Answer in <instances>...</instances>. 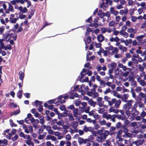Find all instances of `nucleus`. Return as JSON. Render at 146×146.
I'll use <instances>...</instances> for the list:
<instances>
[{
	"label": "nucleus",
	"instance_id": "nucleus-1",
	"mask_svg": "<svg viewBox=\"0 0 146 146\" xmlns=\"http://www.w3.org/2000/svg\"><path fill=\"white\" fill-rule=\"evenodd\" d=\"M97 133L99 136L96 137V140L99 143L105 140L110 134V132L106 130H98Z\"/></svg>",
	"mask_w": 146,
	"mask_h": 146
},
{
	"label": "nucleus",
	"instance_id": "nucleus-2",
	"mask_svg": "<svg viewBox=\"0 0 146 146\" xmlns=\"http://www.w3.org/2000/svg\"><path fill=\"white\" fill-rule=\"evenodd\" d=\"M133 101L130 100L127 101V103L123 105V110H125V113L127 116L129 115L130 114V111L129 110L132 107V104Z\"/></svg>",
	"mask_w": 146,
	"mask_h": 146
},
{
	"label": "nucleus",
	"instance_id": "nucleus-3",
	"mask_svg": "<svg viewBox=\"0 0 146 146\" xmlns=\"http://www.w3.org/2000/svg\"><path fill=\"white\" fill-rule=\"evenodd\" d=\"M78 141L79 145H81L89 143L91 141V139L90 138L84 139L83 138L79 137L78 138Z\"/></svg>",
	"mask_w": 146,
	"mask_h": 146
},
{
	"label": "nucleus",
	"instance_id": "nucleus-4",
	"mask_svg": "<svg viewBox=\"0 0 146 146\" xmlns=\"http://www.w3.org/2000/svg\"><path fill=\"white\" fill-rule=\"evenodd\" d=\"M137 106L134 105L133 107L132 108L131 114L133 117H134L135 116L138 115L139 113V111L136 110Z\"/></svg>",
	"mask_w": 146,
	"mask_h": 146
},
{
	"label": "nucleus",
	"instance_id": "nucleus-5",
	"mask_svg": "<svg viewBox=\"0 0 146 146\" xmlns=\"http://www.w3.org/2000/svg\"><path fill=\"white\" fill-rule=\"evenodd\" d=\"M39 102L40 106H39L38 108V111L39 112H42L43 111V106L42 105V102L38 100H36L35 102V104L36 106V107H37V103L38 102Z\"/></svg>",
	"mask_w": 146,
	"mask_h": 146
},
{
	"label": "nucleus",
	"instance_id": "nucleus-6",
	"mask_svg": "<svg viewBox=\"0 0 146 146\" xmlns=\"http://www.w3.org/2000/svg\"><path fill=\"white\" fill-rule=\"evenodd\" d=\"M15 15L14 14H11L9 17V22L12 23H15L16 22V19L14 18Z\"/></svg>",
	"mask_w": 146,
	"mask_h": 146
},
{
	"label": "nucleus",
	"instance_id": "nucleus-7",
	"mask_svg": "<svg viewBox=\"0 0 146 146\" xmlns=\"http://www.w3.org/2000/svg\"><path fill=\"white\" fill-rule=\"evenodd\" d=\"M83 131L85 132L88 131L92 132L94 130V128L92 127H87L86 125H85L84 127Z\"/></svg>",
	"mask_w": 146,
	"mask_h": 146
},
{
	"label": "nucleus",
	"instance_id": "nucleus-8",
	"mask_svg": "<svg viewBox=\"0 0 146 146\" xmlns=\"http://www.w3.org/2000/svg\"><path fill=\"white\" fill-rule=\"evenodd\" d=\"M6 3H7L9 5V7L7 10L6 11V13H9V11L13 12L14 11V8L10 4L9 2H6Z\"/></svg>",
	"mask_w": 146,
	"mask_h": 146
},
{
	"label": "nucleus",
	"instance_id": "nucleus-9",
	"mask_svg": "<svg viewBox=\"0 0 146 146\" xmlns=\"http://www.w3.org/2000/svg\"><path fill=\"white\" fill-rule=\"evenodd\" d=\"M18 75H19V78L21 80H23L25 76L24 71L21 70L19 71Z\"/></svg>",
	"mask_w": 146,
	"mask_h": 146
},
{
	"label": "nucleus",
	"instance_id": "nucleus-10",
	"mask_svg": "<svg viewBox=\"0 0 146 146\" xmlns=\"http://www.w3.org/2000/svg\"><path fill=\"white\" fill-rule=\"evenodd\" d=\"M104 37L102 34L99 35L97 37L98 41L100 42H102L104 40Z\"/></svg>",
	"mask_w": 146,
	"mask_h": 146
},
{
	"label": "nucleus",
	"instance_id": "nucleus-11",
	"mask_svg": "<svg viewBox=\"0 0 146 146\" xmlns=\"http://www.w3.org/2000/svg\"><path fill=\"white\" fill-rule=\"evenodd\" d=\"M13 35V33H12L7 34L5 37L6 40L7 41H9L12 36Z\"/></svg>",
	"mask_w": 146,
	"mask_h": 146
},
{
	"label": "nucleus",
	"instance_id": "nucleus-12",
	"mask_svg": "<svg viewBox=\"0 0 146 146\" xmlns=\"http://www.w3.org/2000/svg\"><path fill=\"white\" fill-rule=\"evenodd\" d=\"M64 114H65V116H68V118L70 121H73L74 120V118L72 115V114L69 115V114L67 112H64Z\"/></svg>",
	"mask_w": 146,
	"mask_h": 146
},
{
	"label": "nucleus",
	"instance_id": "nucleus-13",
	"mask_svg": "<svg viewBox=\"0 0 146 146\" xmlns=\"http://www.w3.org/2000/svg\"><path fill=\"white\" fill-rule=\"evenodd\" d=\"M109 111L110 112H113L115 113H117L119 111V110L115 109L114 107H111Z\"/></svg>",
	"mask_w": 146,
	"mask_h": 146
},
{
	"label": "nucleus",
	"instance_id": "nucleus-14",
	"mask_svg": "<svg viewBox=\"0 0 146 146\" xmlns=\"http://www.w3.org/2000/svg\"><path fill=\"white\" fill-rule=\"evenodd\" d=\"M121 130V131L123 132H124V133H126L127 132H128V130L126 127V126L125 125H122L120 129Z\"/></svg>",
	"mask_w": 146,
	"mask_h": 146
},
{
	"label": "nucleus",
	"instance_id": "nucleus-15",
	"mask_svg": "<svg viewBox=\"0 0 146 146\" xmlns=\"http://www.w3.org/2000/svg\"><path fill=\"white\" fill-rule=\"evenodd\" d=\"M144 37V35H141L140 36H138L136 37V39L138 41V43H141L142 42V40L143 38Z\"/></svg>",
	"mask_w": 146,
	"mask_h": 146
},
{
	"label": "nucleus",
	"instance_id": "nucleus-16",
	"mask_svg": "<svg viewBox=\"0 0 146 146\" xmlns=\"http://www.w3.org/2000/svg\"><path fill=\"white\" fill-rule=\"evenodd\" d=\"M116 66L117 64L116 63H112L111 64H108V67L109 68H110V67H111V68L114 69L116 67Z\"/></svg>",
	"mask_w": 146,
	"mask_h": 146
},
{
	"label": "nucleus",
	"instance_id": "nucleus-17",
	"mask_svg": "<svg viewBox=\"0 0 146 146\" xmlns=\"http://www.w3.org/2000/svg\"><path fill=\"white\" fill-rule=\"evenodd\" d=\"M79 112V110L78 108L74 109L73 111V112L74 113V116L76 117L78 115V113Z\"/></svg>",
	"mask_w": 146,
	"mask_h": 146
},
{
	"label": "nucleus",
	"instance_id": "nucleus-18",
	"mask_svg": "<svg viewBox=\"0 0 146 146\" xmlns=\"http://www.w3.org/2000/svg\"><path fill=\"white\" fill-rule=\"evenodd\" d=\"M123 132L121 131V130L120 129L119 130V131L116 133L117 135L116 136V138H119L121 137V134Z\"/></svg>",
	"mask_w": 146,
	"mask_h": 146
},
{
	"label": "nucleus",
	"instance_id": "nucleus-19",
	"mask_svg": "<svg viewBox=\"0 0 146 146\" xmlns=\"http://www.w3.org/2000/svg\"><path fill=\"white\" fill-rule=\"evenodd\" d=\"M89 104L93 107H95L96 105V103L94 102L92 99H90L88 102Z\"/></svg>",
	"mask_w": 146,
	"mask_h": 146
},
{
	"label": "nucleus",
	"instance_id": "nucleus-20",
	"mask_svg": "<svg viewBox=\"0 0 146 146\" xmlns=\"http://www.w3.org/2000/svg\"><path fill=\"white\" fill-rule=\"evenodd\" d=\"M121 102V101L120 100H118L117 101H116L115 105V107L116 108H119Z\"/></svg>",
	"mask_w": 146,
	"mask_h": 146
},
{
	"label": "nucleus",
	"instance_id": "nucleus-21",
	"mask_svg": "<svg viewBox=\"0 0 146 146\" xmlns=\"http://www.w3.org/2000/svg\"><path fill=\"white\" fill-rule=\"evenodd\" d=\"M116 100L115 98H113L111 101H109V105L110 106H112L113 104H115Z\"/></svg>",
	"mask_w": 146,
	"mask_h": 146
},
{
	"label": "nucleus",
	"instance_id": "nucleus-22",
	"mask_svg": "<svg viewBox=\"0 0 146 146\" xmlns=\"http://www.w3.org/2000/svg\"><path fill=\"white\" fill-rule=\"evenodd\" d=\"M71 125L72 127L76 128L78 126V123L76 121H74L71 123Z\"/></svg>",
	"mask_w": 146,
	"mask_h": 146
},
{
	"label": "nucleus",
	"instance_id": "nucleus-23",
	"mask_svg": "<svg viewBox=\"0 0 146 146\" xmlns=\"http://www.w3.org/2000/svg\"><path fill=\"white\" fill-rule=\"evenodd\" d=\"M120 50H121L123 52H125L127 50V48L125 47H123L122 45H120L119 46Z\"/></svg>",
	"mask_w": 146,
	"mask_h": 146
},
{
	"label": "nucleus",
	"instance_id": "nucleus-24",
	"mask_svg": "<svg viewBox=\"0 0 146 146\" xmlns=\"http://www.w3.org/2000/svg\"><path fill=\"white\" fill-rule=\"evenodd\" d=\"M66 107L63 105H61L60 106V110L62 111L65 110V111L64 112H67L68 110H66Z\"/></svg>",
	"mask_w": 146,
	"mask_h": 146
},
{
	"label": "nucleus",
	"instance_id": "nucleus-25",
	"mask_svg": "<svg viewBox=\"0 0 146 146\" xmlns=\"http://www.w3.org/2000/svg\"><path fill=\"white\" fill-rule=\"evenodd\" d=\"M44 117L42 116H40L39 117V119L40 120V123L42 124H43L44 123Z\"/></svg>",
	"mask_w": 146,
	"mask_h": 146
},
{
	"label": "nucleus",
	"instance_id": "nucleus-26",
	"mask_svg": "<svg viewBox=\"0 0 146 146\" xmlns=\"http://www.w3.org/2000/svg\"><path fill=\"white\" fill-rule=\"evenodd\" d=\"M132 136V134L131 133H128L127 132L126 133H124V135H123L122 136L123 137H131Z\"/></svg>",
	"mask_w": 146,
	"mask_h": 146
},
{
	"label": "nucleus",
	"instance_id": "nucleus-27",
	"mask_svg": "<svg viewBox=\"0 0 146 146\" xmlns=\"http://www.w3.org/2000/svg\"><path fill=\"white\" fill-rule=\"evenodd\" d=\"M113 95L118 98H121V96L118 94L117 92L115 91H114L113 92Z\"/></svg>",
	"mask_w": 146,
	"mask_h": 146
},
{
	"label": "nucleus",
	"instance_id": "nucleus-28",
	"mask_svg": "<svg viewBox=\"0 0 146 146\" xmlns=\"http://www.w3.org/2000/svg\"><path fill=\"white\" fill-rule=\"evenodd\" d=\"M22 90H20L17 93V97L19 99H21L22 96Z\"/></svg>",
	"mask_w": 146,
	"mask_h": 146
},
{
	"label": "nucleus",
	"instance_id": "nucleus-29",
	"mask_svg": "<svg viewBox=\"0 0 146 146\" xmlns=\"http://www.w3.org/2000/svg\"><path fill=\"white\" fill-rule=\"evenodd\" d=\"M129 72L126 71L125 72H121V74L122 76L127 77L129 74Z\"/></svg>",
	"mask_w": 146,
	"mask_h": 146
},
{
	"label": "nucleus",
	"instance_id": "nucleus-30",
	"mask_svg": "<svg viewBox=\"0 0 146 146\" xmlns=\"http://www.w3.org/2000/svg\"><path fill=\"white\" fill-rule=\"evenodd\" d=\"M130 84L131 86L133 87V88L136 87L137 86V82L135 80L131 82Z\"/></svg>",
	"mask_w": 146,
	"mask_h": 146
},
{
	"label": "nucleus",
	"instance_id": "nucleus-31",
	"mask_svg": "<svg viewBox=\"0 0 146 146\" xmlns=\"http://www.w3.org/2000/svg\"><path fill=\"white\" fill-rule=\"evenodd\" d=\"M66 102L65 100H58L56 102L55 104H56L57 105H59L62 103H64Z\"/></svg>",
	"mask_w": 146,
	"mask_h": 146
},
{
	"label": "nucleus",
	"instance_id": "nucleus-32",
	"mask_svg": "<svg viewBox=\"0 0 146 146\" xmlns=\"http://www.w3.org/2000/svg\"><path fill=\"white\" fill-rule=\"evenodd\" d=\"M117 117L118 119H121L122 120H124L125 119L126 117L122 116L121 115H117Z\"/></svg>",
	"mask_w": 146,
	"mask_h": 146
},
{
	"label": "nucleus",
	"instance_id": "nucleus-33",
	"mask_svg": "<svg viewBox=\"0 0 146 146\" xmlns=\"http://www.w3.org/2000/svg\"><path fill=\"white\" fill-rule=\"evenodd\" d=\"M122 125L121 122H118L116 124L115 127L116 128L118 129L120 128H121L122 127Z\"/></svg>",
	"mask_w": 146,
	"mask_h": 146
},
{
	"label": "nucleus",
	"instance_id": "nucleus-34",
	"mask_svg": "<svg viewBox=\"0 0 146 146\" xmlns=\"http://www.w3.org/2000/svg\"><path fill=\"white\" fill-rule=\"evenodd\" d=\"M95 119H97L99 118V115L96 113H94L93 115Z\"/></svg>",
	"mask_w": 146,
	"mask_h": 146
},
{
	"label": "nucleus",
	"instance_id": "nucleus-35",
	"mask_svg": "<svg viewBox=\"0 0 146 146\" xmlns=\"http://www.w3.org/2000/svg\"><path fill=\"white\" fill-rule=\"evenodd\" d=\"M95 57V56L93 55L91 56L90 58L88 57V55L87 56L86 60H87L90 61L91 60H93Z\"/></svg>",
	"mask_w": 146,
	"mask_h": 146
},
{
	"label": "nucleus",
	"instance_id": "nucleus-36",
	"mask_svg": "<svg viewBox=\"0 0 146 146\" xmlns=\"http://www.w3.org/2000/svg\"><path fill=\"white\" fill-rule=\"evenodd\" d=\"M136 58H132L131 60L133 62V63L135 64H137L138 63V61H137Z\"/></svg>",
	"mask_w": 146,
	"mask_h": 146
},
{
	"label": "nucleus",
	"instance_id": "nucleus-37",
	"mask_svg": "<svg viewBox=\"0 0 146 146\" xmlns=\"http://www.w3.org/2000/svg\"><path fill=\"white\" fill-rule=\"evenodd\" d=\"M140 141H133V144H134V146H137L140 145V143L139 142Z\"/></svg>",
	"mask_w": 146,
	"mask_h": 146
},
{
	"label": "nucleus",
	"instance_id": "nucleus-38",
	"mask_svg": "<svg viewBox=\"0 0 146 146\" xmlns=\"http://www.w3.org/2000/svg\"><path fill=\"white\" fill-rule=\"evenodd\" d=\"M92 21V16H90L88 18V19H87L86 20V22L91 23Z\"/></svg>",
	"mask_w": 146,
	"mask_h": 146
},
{
	"label": "nucleus",
	"instance_id": "nucleus-39",
	"mask_svg": "<svg viewBox=\"0 0 146 146\" xmlns=\"http://www.w3.org/2000/svg\"><path fill=\"white\" fill-rule=\"evenodd\" d=\"M64 124V121L62 120H60L59 121L57 122V124L58 125L62 126Z\"/></svg>",
	"mask_w": 146,
	"mask_h": 146
},
{
	"label": "nucleus",
	"instance_id": "nucleus-40",
	"mask_svg": "<svg viewBox=\"0 0 146 146\" xmlns=\"http://www.w3.org/2000/svg\"><path fill=\"white\" fill-rule=\"evenodd\" d=\"M117 115H113L111 117V120L113 122H115V118L117 117Z\"/></svg>",
	"mask_w": 146,
	"mask_h": 146
},
{
	"label": "nucleus",
	"instance_id": "nucleus-41",
	"mask_svg": "<svg viewBox=\"0 0 146 146\" xmlns=\"http://www.w3.org/2000/svg\"><path fill=\"white\" fill-rule=\"evenodd\" d=\"M115 24V22L113 21H110L109 23V25L110 27H113Z\"/></svg>",
	"mask_w": 146,
	"mask_h": 146
},
{
	"label": "nucleus",
	"instance_id": "nucleus-42",
	"mask_svg": "<svg viewBox=\"0 0 146 146\" xmlns=\"http://www.w3.org/2000/svg\"><path fill=\"white\" fill-rule=\"evenodd\" d=\"M100 84L102 86L103 88H104L106 85V83L103 80L101 81L100 83Z\"/></svg>",
	"mask_w": 146,
	"mask_h": 146
},
{
	"label": "nucleus",
	"instance_id": "nucleus-43",
	"mask_svg": "<svg viewBox=\"0 0 146 146\" xmlns=\"http://www.w3.org/2000/svg\"><path fill=\"white\" fill-rule=\"evenodd\" d=\"M20 112V110H17L13 112L12 113V115H17Z\"/></svg>",
	"mask_w": 146,
	"mask_h": 146
},
{
	"label": "nucleus",
	"instance_id": "nucleus-44",
	"mask_svg": "<svg viewBox=\"0 0 146 146\" xmlns=\"http://www.w3.org/2000/svg\"><path fill=\"white\" fill-rule=\"evenodd\" d=\"M129 81H134L135 79V77H134L133 76H129Z\"/></svg>",
	"mask_w": 146,
	"mask_h": 146
},
{
	"label": "nucleus",
	"instance_id": "nucleus-45",
	"mask_svg": "<svg viewBox=\"0 0 146 146\" xmlns=\"http://www.w3.org/2000/svg\"><path fill=\"white\" fill-rule=\"evenodd\" d=\"M131 20L133 22H135L137 19L136 17L133 16H132L131 17Z\"/></svg>",
	"mask_w": 146,
	"mask_h": 146
},
{
	"label": "nucleus",
	"instance_id": "nucleus-46",
	"mask_svg": "<svg viewBox=\"0 0 146 146\" xmlns=\"http://www.w3.org/2000/svg\"><path fill=\"white\" fill-rule=\"evenodd\" d=\"M18 138V136L17 135H15V136L13 137L12 138V140L13 141H15Z\"/></svg>",
	"mask_w": 146,
	"mask_h": 146
},
{
	"label": "nucleus",
	"instance_id": "nucleus-47",
	"mask_svg": "<svg viewBox=\"0 0 146 146\" xmlns=\"http://www.w3.org/2000/svg\"><path fill=\"white\" fill-rule=\"evenodd\" d=\"M105 110L104 108H100L99 110H98V112L99 113L102 114L105 111Z\"/></svg>",
	"mask_w": 146,
	"mask_h": 146
},
{
	"label": "nucleus",
	"instance_id": "nucleus-48",
	"mask_svg": "<svg viewBox=\"0 0 146 146\" xmlns=\"http://www.w3.org/2000/svg\"><path fill=\"white\" fill-rule=\"evenodd\" d=\"M50 24L49 23H48L47 22H45L44 23V24L43 26L42 27V28H41L40 31H41L42 29H43L46 26L48 25H49Z\"/></svg>",
	"mask_w": 146,
	"mask_h": 146
},
{
	"label": "nucleus",
	"instance_id": "nucleus-49",
	"mask_svg": "<svg viewBox=\"0 0 146 146\" xmlns=\"http://www.w3.org/2000/svg\"><path fill=\"white\" fill-rule=\"evenodd\" d=\"M67 108L69 110H73L75 109V108L74 105H72L68 106Z\"/></svg>",
	"mask_w": 146,
	"mask_h": 146
},
{
	"label": "nucleus",
	"instance_id": "nucleus-50",
	"mask_svg": "<svg viewBox=\"0 0 146 146\" xmlns=\"http://www.w3.org/2000/svg\"><path fill=\"white\" fill-rule=\"evenodd\" d=\"M10 122H11L10 124L11 127H16L17 126V125L14 123L12 120L11 121L10 120Z\"/></svg>",
	"mask_w": 146,
	"mask_h": 146
},
{
	"label": "nucleus",
	"instance_id": "nucleus-51",
	"mask_svg": "<svg viewBox=\"0 0 146 146\" xmlns=\"http://www.w3.org/2000/svg\"><path fill=\"white\" fill-rule=\"evenodd\" d=\"M10 3L13 5H15L17 3V0H13L11 1Z\"/></svg>",
	"mask_w": 146,
	"mask_h": 146
},
{
	"label": "nucleus",
	"instance_id": "nucleus-52",
	"mask_svg": "<svg viewBox=\"0 0 146 146\" xmlns=\"http://www.w3.org/2000/svg\"><path fill=\"white\" fill-rule=\"evenodd\" d=\"M94 42H95V43L96 44V47L98 48H101L100 47L102 46V44L101 43H96L95 42H93L92 43L93 44Z\"/></svg>",
	"mask_w": 146,
	"mask_h": 146
},
{
	"label": "nucleus",
	"instance_id": "nucleus-53",
	"mask_svg": "<svg viewBox=\"0 0 146 146\" xmlns=\"http://www.w3.org/2000/svg\"><path fill=\"white\" fill-rule=\"evenodd\" d=\"M57 120L56 119H53L51 121V125H54V124L55 123H57Z\"/></svg>",
	"mask_w": 146,
	"mask_h": 146
},
{
	"label": "nucleus",
	"instance_id": "nucleus-54",
	"mask_svg": "<svg viewBox=\"0 0 146 146\" xmlns=\"http://www.w3.org/2000/svg\"><path fill=\"white\" fill-rule=\"evenodd\" d=\"M104 102H98V105L100 107H105V105H103Z\"/></svg>",
	"mask_w": 146,
	"mask_h": 146
},
{
	"label": "nucleus",
	"instance_id": "nucleus-55",
	"mask_svg": "<svg viewBox=\"0 0 146 146\" xmlns=\"http://www.w3.org/2000/svg\"><path fill=\"white\" fill-rule=\"evenodd\" d=\"M127 28L126 25H124L123 26L121 27V31H124L126 30Z\"/></svg>",
	"mask_w": 146,
	"mask_h": 146
},
{
	"label": "nucleus",
	"instance_id": "nucleus-56",
	"mask_svg": "<svg viewBox=\"0 0 146 146\" xmlns=\"http://www.w3.org/2000/svg\"><path fill=\"white\" fill-rule=\"evenodd\" d=\"M66 139L68 140H70L71 139V136L70 134H67L66 135Z\"/></svg>",
	"mask_w": 146,
	"mask_h": 146
},
{
	"label": "nucleus",
	"instance_id": "nucleus-57",
	"mask_svg": "<svg viewBox=\"0 0 146 146\" xmlns=\"http://www.w3.org/2000/svg\"><path fill=\"white\" fill-rule=\"evenodd\" d=\"M87 41L88 44H90L91 42V40L90 37V36L87 37Z\"/></svg>",
	"mask_w": 146,
	"mask_h": 146
},
{
	"label": "nucleus",
	"instance_id": "nucleus-58",
	"mask_svg": "<svg viewBox=\"0 0 146 146\" xmlns=\"http://www.w3.org/2000/svg\"><path fill=\"white\" fill-rule=\"evenodd\" d=\"M120 19L121 17L119 16H117L116 17L115 20L116 22H117V24H118L119 23V21L120 20Z\"/></svg>",
	"mask_w": 146,
	"mask_h": 146
},
{
	"label": "nucleus",
	"instance_id": "nucleus-59",
	"mask_svg": "<svg viewBox=\"0 0 146 146\" xmlns=\"http://www.w3.org/2000/svg\"><path fill=\"white\" fill-rule=\"evenodd\" d=\"M116 129V127L114 126H111L110 127V132L114 131Z\"/></svg>",
	"mask_w": 146,
	"mask_h": 146
},
{
	"label": "nucleus",
	"instance_id": "nucleus-60",
	"mask_svg": "<svg viewBox=\"0 0 146 146\" xmlns=\"http://www.w3.org/2000/svg\"><path fill=\"white\" fill-rule=\"evenodd\" d=\"M91 132L93 136H97V134H98L97 131L96 132V131L93 130Z\"/></svg>",
	"mask_w": 146,
	"mask_h": 146
},
{
	"label": "nucleus",
	"instance_id": "nucleus-61",
	"mask_svg": "<svg viewBox=\"0 0 146 146\" xmlns=\"http://www.w3.org/2000/svg\"><path fill=\"white\" fill-rule=\"evenodd\" d=\"M106 121L104 119H103L101 122L100 124L101 125H106Z\"/></svg>",
	"mask_w": 146,
	"mask_h": 146
},
{
	"label": "nucleus",
	"instance_id": "nucleus-62",
	"mask_svg": "<svg viewBox=\"0 0 146 146\" xmlns=\"http://www.w3.org/2000/svg\"><path fill=\"white\" fill-rule=\"evenodd\" d=\"M23 30V28L21 26L20 27L18 28V30L16 32L18 33L21 32Z\"/></svg>",
	"mask_w": 146,
	"mask_h": 146
},
{
	"label": "nucleus",
	"instance_id": "nucleus-63",
	"mask_svg": "<svg viewBox=\"0 0 146 146\" xmlns=\"http://www.w3.org/2000/svg\"><path fill=\"white\" fill-rule=\"evenodd\" d=\"M94 129L96 130L98 129L100 127V125L99 124L96 123L94 125Z\"/></svg>",
	"mask_w": 146,
	"mask_h": 146
},
{
	"label": "nucleus",
	"instance_id": "nucleus-64",
	"mask_svg": "<svg viewBox=\"0 0 146 146\" xmlns=\"http://www.w3.org/2000/svg\"><path fill=\"white\" fill-rule=\"evenodd\" d=\"M123 35L124 37H125V38H127L128 36V34L126 32H124L123 33V35Z\"/></svg>",
	"mask_w": 146,
	"mask_h": 146
}]
</instances>
